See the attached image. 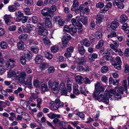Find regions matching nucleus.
Wrapping results in <instances>:
<instances>
[{"label":"nucleus","instance_id":"1","mask_svg":"<svg viewBox=\"0 0 129 129\" xmlns=\"http://www.w3.org/2000/svg\"><path fill=\"white\" fill-rule=\"evenodd\" d=\"M59 84L58 82H52L49 80L48 82L49 88H51L53 92L55 94L58 93L59 90L61 91L62 95H64L67 93V91L66 89V86L63 82L61 83L60 84L59 87H58Z\"/></svg>","mask_w":129,"mask_h":129},{"label":"nucleus","instance_id":"2","mask_svg":"<svg viewBox=\"0 0 129 129\" xmlns=\"http://www.w3.org/2000/svg\"><path fill=\"white\" fill-rule=\"evenodd\" d=\"M100 92L96 90L94 92L93 94V97L96 100H98L99 102L102 101L107 104L109 103V99L105 96L104 97L103 95L101 94L100 95Z\"/></svg>","mask_w":129,"mask_h":129},{"label":"nucleus","instance_id":"3","mask_svg":"<svg viewBox=\"0 0 129 129\" xmlns=\"http://www.w3.org/2000/svg\"><path fill=\"white\" fill-rule=\"evenodd\" d=\"M104 94L107 96L106 97H107L108 98L109 96L110 97L114 95V96L117 98V99H121V95L120 94L118 93H116L115 91L113 89H111L109 91L106 90L105 91Z\"/></svg>","mask_w":129,"mask_h":129},{"label":"nucleus","instance_id":"4","mask_svg":"<svg viewBox=\"0 0 129 129\" xmlns=\"http://www.w3.org/2000/svg\"><path fill=\"white\" fill-rule=\"evenodd\" d=\"M9 61L6 62L4 63L3 67L6 70H8L10 68V69L12 68L16 64L15 61L12 59H9Z\"/></svg>","mask_w":129,"mask_h":129},{"label":"nucleus","instance_id":"5","mask_svg":"<svg viewBox=\"0 0 129 129\" xmlns=\"http://www.w3.org/2000/svg\"><path fill=\"white\" fill-rule=\"evenodd\" d=\"M76 69L77 71L80 72H91L92 71V69L87 66L84 67L82 65H78Z\"/></svg>","mask_w":129,"mask_h":129},{"label":"nucleus","instance_id":"6","mask_svg":"<svg viewBox=\"0 0 129 129\" xmlns=\"http://www.w3.org/2000/svg\"><path fill=\"white\" fill-rule=\"evenodd\" d=\"M17 78L20 83H23L24 80L26 76V73L24 71L17 72Z\"/></svg>","mask_w":129,"mask_h":129},{"label":"nucleus","instance_id":"7","mask_svg":"<svg viewBox=\"0 0 129 129\" xmlns=\"http://www.w3.org/2000/svg\"><path fill=\"white\" fill-rule=\"evenodd\" d=\"M33 78L32 75H28L26 79V80H24V81L23 83L26 85H28L29 87L31 88L32 87V80Z\"/></svg>","mask_w":129,"mask_h":129},{"label":"nucleus","instance_id":"8","mask_svg":"<svg viewBox=\"0 0 129 129\" xmlns=\"http://www.w3.org/2000/svg\"><path fill=\"white\" fill-rule=\"evenodd\" d=\"M45 20V23L46 26L49 28H51L52 27V24L51 22V16L49 15L48 17H43Z\"/></svg>","mask_w":129,"mask_h":129},{"label":"nucleus","instance_id":"9","mask_svg":"<svg viewBox=\"0 0 129 129\" xmlns=\"http://www.w3.org/2000/svg\"><path fill=\"white\" fill-rule=\"evenodd\" d=\"M95 89L96 90L100 92H103L105 89L101 85L99 82H97L95 85Z\"/></svg>","mask_w":129,"mask_h":129},{"label":"nucleus","instance_id":"10","mask_svg":"<svg viewBox=\"0 0 129 129\" xmlns=\"http://www.w3.org/2000/svg\"><path fill=\"white\" fill-rule=\"evenodd\" d=\"M41 13L43 16V17H47L49 15H51L50 13L49 9L47 8H45L42 10Z\"/></svg>","mask_w":129,"mask_h":129},{"label":"nucleus","instance_id":"11","mask_svg":"<svg viewBox=\"0 0 129 129\" xmlns=\"http://www.w3.org/2000/svg\"><path fill=\"white\" fill-rule=\"evenodd\" d=\"M79 90L81 94L85 96H87V94L89 93V92L85 89L84 85H82L80 86Z\"/></svg>","mask_w":129,"mask_h":129},{"label":"nucleus","instance_id":"12","mask_svg":"<svg viewBox=\"0 0 129 129\" xmlns=\"http://www.w3.org/2000/svg\"><path fill=\"white\" fill-rule=\"evenodd\" d=\"M113 44H110V47L114 50H116L117 48L119 46V43L117 41H113Z\"/></svg>","mask_w":129,"mask_h":129},{"label":"nucleus","instance_id":"13","mask_svg":"<svg viewBox=\"0 0 129 129\" xmlns=\"http://www.w3.org/2000/svg\"><path fill=\"white\" fill-rule=\"evenodd\" d=\"M30 52V51L28 50H25L24 51V56L26 59H30L31 58L32 55Z\"/></svg>","mask_w":129,"mask_h":129},{"label":"nucleus","instance_id":"14","mask_svg":"<svg viewBox=\"0 0 129 129\" xmlns=\"http://www.w3.org/2000/svg\"><path fill=\"white\" fill-rule=\"evenodd\" d=\"M76 81L77 83L79 84H81L83 83L84 78L80 75H78L75 78Z\"/></svg>","mask_w":129,"mask_h":129},{"label":"nucleus","instance_id":"15","mask_svg":"<svg viewBox=\"0 0 129 129\" xmlns=\"http://www.w3.org/2000/svg\"><path fill=\"white\" fill-rule=\"evenodd\" d=\"M43 57L40 55H37L35 58V61L37 64H40L43 60Z\"/></svg>","mask_w":129,"mask_h":129},{"label":"nucleus","instance_id":"16","mask_svg":"<svg viewBox=\"0 0 129 129\" xmlns=\"http://www.w3.org/2000/svg\"><path fill=\"white\" fill-rule=\"evenodd\" d=\"M113 4L114 6H117L118 8L120 9H122L124 7L123 3L120 2L118 0H115Z\"/></svg>","mask_w":129,"mask_h":129},{"label":"nucleus","instance_id":"17","mask_svg":"<svg viewBox=\"0 0 129 129\" xmlns=\"http://www.w3.org/2000/svg\"><path fill=\"white\" fill-rule=\"evenodd\" d=\"M17 74L13 70H10L8 72V76L9 78L17 77Z\"/></svg>","mask_w":129,"mask_h":129},{"label":"nucleus","instance_id":"18","mask_svg":"<svg viewBox=\"0 0 129 129\" xmlns=\"http://www.w3.org/2000/svg\"><path fill=\"white\" fill-rule=\"evenodd\" d=\"M95 18L100 23L103 21L104 19V15L102 14H98L96 15Z\"/></svg>","mask_w":129,"mask_h":129},{"label":"nucleus","instance_id":"19","mask_svg":"<svg viewBox=\"0 0 129 129\" xmlns=\"http://www.w3.org/2000/svg\"><path fill=\"white\" fill-rule=\"evenodd\" d=\"M78 63V65H84L86 62L85 59L83 57H81L77 58Z\"/></svg>","mask_w":129,"mask_h":129},{"label":"nucleus","instance_id":"20","mask_svg":"<svg viewBox=\"0 0 129 129\" xmlns=\"http://www.w3.org/2000/svg\"><path fill=\"white\" fill-rule=\"evenodd\" d=\"M78 46V50L79 53L81 55H83L85 52L83 46L79 45Z\"/></svg>","mask_w":129,"mask_h":129},{"label":"nucleus","instance_id":"21","mask_svg":"<svg viewBox=\"0 0 129 129\" xmlns=\"http://www.w3.org/2000/svg\"><path fill=\"white\" fill-rule=\"evenodd\" d=\"M47 115L50 119H53L56 117L59 118L60 116L59 115L56 114L54 113H50L47 114Z\"/></svg>","mask_w":129,"mask_h":129},{"label":"nucleus","instance_id":"22","mask_svg":"<svg viewBox=\"0 0 129 129\" xmlns=\"http://www.w3.org/2000/svg\"><path fill=\"white\" fill-rule=\"evenodd\" d=\"M55 21L58 22V24L60 26H63L64 24V21L62 19H61L59 17H55Z\"/></svg>","mask_w":129,"mask_h":129},{"label":"nucleus","instance_id":"23","mask_svg":"<svg viewBox=\"0 0 129 129\" xmlns=\"http://www.w3.org/2000/svg\"><path fill=\"white\" fill-rule=\"evenodd\" d=\"M80 43L81 44L83 45L86 47H89L90 45L89 42L88 40L86 39H85L82 41H81Z\"/></svg>","mask_w":129,"mask_h":129},{"label":"nucleus","instance_id":"24","mask_svg":"<svg viewBox=\"0 0 129 129\" xmlns=\"http://www.w3.org/2000/svg\"><path fill=\"white\" fill-rule=\"evenodd\" d=\"M31 51L35 54L38 53L39 50V48L37 46H31L30 48Z\"/></svg>","mask_w":129,"mask_h":129},{"label":"nucleus","instance_id":"25","mask_svg":"<svg viewBox=\"0 0 129 129\" xmlns=\"http://www.w3.org/2000/svg\"><path fill=\"white\" fill-rule=\"evenodd\" d=\"M55 102L58 108L59 107H62L64 105L63 103L61 102L59 99H56Z\"/></svg>","mask_w":129,"mask_h":129},{"label":"nucleus","instance_id":"26","mask_svg":"<svg viewBox=\"0 0 129 129\" xmlns=\"http://www.w3.org/2000/svg\"><path fill=\"white\" fill-rule=\"evenodd\" d=\"M98 55L95 53H94L89 55L88 58L89 60L91 61H94L93 59H95L97 58Z\"/></svg>","mask_w":129,"mask_h":129},{"label":"nucleus","instance_id":"27","mask_svg":"<svg viewBox=\"0 0 129 129\" xmlns=\"http://www.w3.org/2000/svg\"><path fill=\"white\" fill-rule=\"evenodd\" d=\"M68 42V40H65L64 39H62V44L61 45V47L63 48L67 47Z\"/></svg>","mask_w":129,"mask_h":129},{"label":"nucleus","instance_id":"28","mask_svg":"<svg viewBox=\"0 0 129 129\" xmlns=\"http://www.w3.org/2000/svg\"><path fill=\"white\" fill-rule=\"evenodd\" d=\"M122 28L124 30L125 33L127 34L129 33V26H128L126 23H125L122 25Z\"/></svg>","mask_w":129,"mask_h":129},{"label":"nucleus","instance_id":"29","mask_svg":"<svg viewBox=\"0 0 129 129\" xmlns=\"http://www.w3.org/2000/svg\"><path fill=\"white\" fill-rule=\"evenodd\" d=\"M17 9L16 6L14 5L9 6L8 7V10L10 12H13Z\"/></svg>","mask_w":129,"mask_h":129},{"label":"nucleus","instance_id":"30","mask_svg":"<svg viewBox=\"0 0 129 129\" xmlns=\"http://www.w3.org/2000/svg\"><path fill=\"white\" fill-rule=\"evenodd\" d=\"M118 26L119 23L118 22L114 21L111 22L110 27L112 29L115 30Z\"/></svg>","mask_w":129,"mask_h":129},{"label":"nucleus","instance_id":"31","mask_svg":"<svg viewBox=\"0 0 129 129\" xmlns=\"http://www.w3.org/2000/svg\"><path fill=\"white\" fill-rule=\"evenodd\" d=\"M12 17L10 15H5L3 17V19H4L6 23L8 24V23L10 22V19Z\"/></svg>","mask_w":129,"mask_h":129},{"label":"nucleus","instance_id":"32","mask_svg":"<svg viewBox=\"0 0 129 129\" xmlns=\"http://www.w3.org/2000/svg\"><path fill=\"white\" fill-rule=\"evenodd\" d=\"M127 20V16L124 14L121 15L120 17V20L121 23H122L125 22Z\"/></svg>","mask_w":129,"mask_h":129},{"label":"nucleus","instance_id":"33","mask_svg":"<svg viewBox=\"0 0 129 129\" xmlns=\"http://www.w3.org/2000/svg\"><path fill=\"white\" fill-rule=\"evenodd\" d=\"M24 43L22 41L19 42L17 44V48L20 49L22 50L24 49Z\"/></svg>","mask_w":129,"mask_h":129},{"label":"nucleus","instance_id":"34","mask_svg":"<svg viewBox=\"0 0 129 129\" xmlns=\"http://www.w3.org/2000/svg\"><path fill=\"white\" fill-rule=\"evenodd\" d=\"M29 37L28 36L27 34H23L20 35L19 38V39L24 41L27 40Z\"/></svg>","mask_w":129,"mask_h":129},{"label":"nucleus","instance_id":"35","mask_svg":"<svg viewBox=\"0 0 129 129\" xmlns=\"http://www.w3.org/2000/svg\"><path fill=\"white\" fill-rule=\"evenodd\" d=\"M78 85L76 84H74L73 86V92L74 93L79 94L80 92L78 89Z\"/></svg>","mask_w":129,"mask_h":129},{"label":"nucleus","instance_id":"36","mask_svg":"<svg viewBox=\"0 0 129 129\" xmlns=\"http://www.w3.org/2000/svg\"><path fill=\"white\" fill-rule=\"evenodd\" d=\"M104 6V3L101 2H99L96 4V7L97 8L102 9Z\"/></svg>","mask_w":129,"mask_h":129},{"label":"nucleus","instance_id":"37","mask_svg":"<svg viewBox=\"0 0 129 129\" xmlns=\"http://www.w3.org/2000/svg\"><path fill=\"white\" fill-rule=\"evenodd\" d=\"M0 46L1 48L4 49L7 48L8 45L6 42L4 41H2L0 43Z\"/></svg>","mask_w":129,"mask_h":129},{"label":"nucleus","instance_id":"38","mask_svg":"<svg viewBox=\"0 0 129 129\" xmlns=\"http://www.w3.org/2000/svg\"><path fill=\"white\" fill-rule=\"evenodd\" d=\"M59 47L56 45L53 46L51 47V51L53 52H56L58 50Z\"/></svg>","mask_w":129,"mask_h":129},{"label":"nucleus","instance_id":"39","mask_svg":"<svg viewBox=\"0 0 129 129\" xmlns=\"http://www.w3.org/2000/svg\"><path fill=\"white\" fill-rule=\"evenodd\" d=\"M41 89L42 91L45 92L48 90L49 89L47 85L43 84L41 85Z\"/></svg>","mask_w":129,"mask_h":129},{"label":"nucleus","instance_id":"40","mask_svg":"<svg viewBox=\"0 0 129 129\" xmlns=\"http://www.w3.org/2000/svg\"><path fill=\"white\" fill-rule=\"evenodd\" d=\"M77 30V28L75 26L72 25L71 26L70 31V33L72 34H75Z\"/></svg>","mask_w":129,"mask_h":129},{"label":"nucleus","instance_id":"41","mask_svg":"<svg viewBox=\"0 0 129 129\" xmlns=\"http://www.w3.org/2000/svg\"><path fill=\"white\" fill-rule=\"evenodd\" d=\"M36 101L37 103V107L40 108L41 107L40 105L42 102V99L40 98H38L37 99Z\"/></svg>","mask_w":129,"mask_h":129},{"label":"nucleus","instance_id":"42","mask_svg":"<svg viewBox=\"0 0 129 129\" xmlns=\"http://www.w3.org/2000/svg\"><path fill=\"white\" fill-rule=\"evenodd\" d=\"M62 39H64L65 40H69L71 39V37L69 34L64 32L63 33V38Z\"/></svg>","mask_w":129,"mask_h":129},{"label":"nucleus","instance_id":"43","mask_svg":"<svg viewBox=\"0 0 129 129\" xmlns=\"http://www.w3.org/2000/svg\"><path fill=\"white\" fill-rule=\"evenodd\" d=\"M33 26L32 25L28 24L26 25V31H25L27 33H29L30 31H31L32 29Z\"/></svg>","mask_w":129,"mask_h":129},{"label":"nucleus","instance_id":"44","mask_svg":"<svg viewBox=\"0 0 129 129\" xmlns=\"http://www.w3.org/2000/svg\"><path fill=\"white\" fill-rule=\"evenodd\" d=\"M44 55L45 57L49 59H51L52 58V54L49 52H45L44 53Z\"/></svg>","mask_w":129,"mask_h":129},{"label":"nucleus","instance_id":"45","mask_svg":"<svg viewBox=\"0 0 129 129\" xmlns=\"http://www.w3.org/2000/svg\"><path fill=\"white\" fill-rule=\"evenodd\" d=\"M43 40L45 45H51V42L47 37H45V38L43 39Z\"/></svg>","mask_w":129,"mask_h":129},{"label":"nucleus","instance_id":"46","mask_svg":"<svg viewBox=\"0 0 129 129\" xmlns=\"http://www.w3.org/2000/svg\"><path fill=\"white\" fill-rule=\"evenodd\" d=\"M49 66L48 64L44 62L42 63L40 65V67L42 70L44 69Z\"/></svg>","mask_w":129,"mask_h":129},{"label":"nucleus","instance_id":"47","mask_svg":"<svg viewBox=\"0 0 129 129\" xmlns=\"http://www.w3.org/2000/svg\"><path fill=\"white\" fill-rule=\"evenodd\" d=\"M24 56H22L20 58V61L21 64L23 65H24L26 64V60Z\"/></svg>","mask_w":129,"mask_h":129},{"label":"nucleus","instance_id":"48","mask_svg":"<svg viewBox=\"0 0 129 129\" xmlns=\"http://www.w3.org/2000/svg\"><path fill=\"white\" fill-rule=\"evenodd\" d=\"M88 19L86 17H83L81 19V22L84 25H86L88 23Z\"/></svg>","mask_w":129,"mask_h":129},{"label":"nucleus","instance_id":"49","mask_svg":"<svg viewBox=\"0 0 129 129\" xmlns=\"http://www.w3.org/2000/svg\"><path fill=\"white\" fill-rule=\"evenodd\" d=\"M78 3L77 1H73V6H72V7L71 8V10L72 11H74V8H76L78 7Z\"/></svg>","mask_w":129,"mask_h":129},{"label":"nucleus","instance_id":"50","mask_svg":"<svg viewBox=\"0 0 129 129\" xmlns=\"http://www.w3.org/2000/svg\"><path fill=\"white\" fill-rule=\"evenodd\" d=\"M104 41L103 40H100L98 42V44L96 46V48L99 49L102 47L104 44Z\"/></svg>","mask_w":129,"mask_h":129},{"label":"nucleus","instance_id":"51","mask_svg":"<svg viewBox=\"0 0 129 129\" xmlns=\"http://www.w3.org/2000/svg\"><path fill=\"white\" fill-rule=\"evenodd\" d=\"M48 73L49 74L52 73L55 71V69L53 67H50L48 69Z\"/></svg>","mask_w":129,"mask_h":129},{"label":"nucleus","instance_id":"52","mask_svg":"<svg viewBox=\"0 0 129 129\" xmlns=\"http://www.w3.org/2000/svg\"><path fill=\"white\" fill-rule=\"evenodd\" d=\"M50 108L52 110H55L58 108L55 102L54 103L51 105L50 107Z\"/></svg>","mask_w":129,"mask_h":129},{"label":"nucleus","instance_id":"53","mask_svg":"<svg viewBox=\"0 0 129 129\" xmlns=\"http://www.w3.org/2000/svg\"><path fill=\"white\" fill-rule=\"evenodd\" d=\"M39 30L38 31V34L40 35H43V33L44 30V28L40 26L39 27Z\"/></svg>","mask_w":129,"mask_h":129},{"label":"nucleus","instance_id":"54","mask_svg":"<svg viewBox=\"0 0 129 129\" xmlns=\"http://www.w3.org/2000/svg\"><path fill=\"white\" fill-rule=\"evenodd\" d=\"M95 36L98 39H100L102 38V34L101 32L98 31L95 33Z\"/></svg>","mask_w":129,"mask_h":129},{"label":"nucleus","instance_id":"55","mask_svg":"<svg viewBox=\"0 0 129 129\" xmlns=\"http://www.w3.org/2000/svg\"><path fill=\"white\" fill-rule=\"evenodd\" d=\"M79 16H77L76 17V19L73 18L71 20V22L73 25V26H76V25L77 24V22L76 20H77L78 19V18H79Z\"/></svg>","mask_w":129,"mask_h":129},{"label":"nucleus","instance_id":"56","mask_svg":"<svg viewBox=\"0 0 129 129\" xmlns=\"http://www.w3.org/2000/svg\"><path fill=\"white\" fill-rule=\"evenodd\" d=\"M71 25H70L69 26L67 25H65L64 26V31H66L67 33H69L70 31L71 26Z\"/></svg>","mask_w":129,"mask_h":129},{"label":"nucleus","instance_id":"57","mask_svg":"<svg viewBox=\"0 0 129 129\" xmlns=\"http://www.w3.org/2000/svg\"><path fill=\"white\" fill-rule=\"evenodd\" d=\"M108 68L106 66H104L101 68V72L102 73H104L108 71Z\"/></svg>","mask_w":129,"mask_h":129},{"label":"nucleus","instance_id":"58","mask_svg":"<svg viewBox=\"0 0 129 129\" xmlns=\"http://www.w3.org/2000/svg\"><path fill=\"white\" fill-rule=\"evenodd\" d=\"M33 85L36 87H39L40 86L39 82L37 80H35L34 81Z\"/></svg>","mask_w":129,"mask_h":129},{"label":"nucleus","instance_id":"59","mask_svg":"<svg viewBox=\"0 0 129 129\" xmlns=\"http://www.w3.org/2000/svg\"><path fill=\"white\" fill-rule=\"evenodd\" d=\"M116 36L117 34L116 33L115 31H112L111 33L110 34L108 35V38L114 37H116Z\"/></svg>","mask_w":129,"mask_h":129},{"label":"nucleus","instance_id":"60","mask_svg":"<svg viewBox=\"0 0 129 129\" xmlns=\"http://www.w3.org/2000/svg\"><path fill=\"white\" fill-rule=\"evenodd\" d=\"M124 89L123 87H120L117 88V91L118 92L119 94L120 93L123 94V91Z\"/></svg>","mask_w":129,"mask_h":129},{"label":"nucleus","instance_id":"61","mask_svg":"<svg viewBox=\"0 0 129 129\" xmlns=\"http://www.w3.org/2000/svg\"><path fill=\"white\" fill-rule=\"evenodd\" d=\"M24 12L26 15H30V13L29 12L30 9L28 8H24L23 9Z\"/></svg>","mask_w":129,"mask_h":129},{"label":"nucleus","instance_id":"62","mask_svg":"<svg viewBox=\"0 0 129 129\" xmlns=\"http://www.w3.org/2000/svg\"><path fill=\"white\" fill-rule=\"evenodd\" d=\"M15 16L16 17L23 16V13L19 11H17L15 12Z\"/></svg>","mask_w":129,"mask_h":129},{"label":"nucleus","instance_id":"63","mask_svg":"<svg viewBox=\"0 0 129 129\" xmlns=\"http://www.w3.org/2000/svg\"><path fill=\"white\" fill-rule=\"evenodd\" d=\"M71 53L67 51L64 54V56L67 58H68L71 56Z\"/></svg>","mask_w":129,"mask_h":129},{"label":"nucleus","instance_id":"64","mask_svg":"<svg viewBox=\"0 0 129 129\" xmlns=\"http://www.w3.org/2000/svg\"><path fill=\"white\" fill-rule=\"evenodd\" d=\"M125 56L126 57L129 56V48L125 49L124 53Z\"/></svg>","mask_w":129,"mask_h":129}]
</instances>
